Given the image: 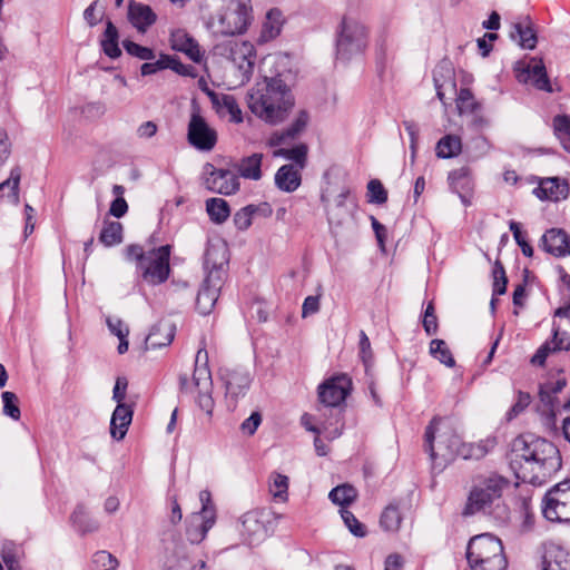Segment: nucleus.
Instances as JSON below:
<instances>
[{"label":"nucleus","instance_id":"1","mask_svg":"<svg viewBox=\"0 0 570 570\" xmlns=\"http://www.w3.org/2000/svg\"><path fill=\"white\" fill-rule=\"evenodd\" d=\"M509 463L518 480L541 485L561 469L562 460L552 442L527 434L513 440Z\"/></svg>","mask_w":570,"mask_h":570},{"label":"nucleus","instance_id":"2","mask_svg":"<svg viewBox=\"0 0 570 570\" xmlns=\"http://www.w3.org/2000/svg\"><path fill=\"white\" fill-rule=\"evenodd\" d=\"M294 106V95L281 75H265L248 92V108L268 125L284 122Z\"/></svg>","mask_w":570,"mask_h":570},{"label":"nucleus","instance_id":"3","mask_svg":"<svg viewBox=\"0 0 570 570\" xmlns=\"http://www.w3.org/2000/svg\"><path fill=\"white\" fill-rule=\"evenodd\" d=\"M509 484L508 479L497 473H491L487 476H478L469 493L463 509V515L485 512L492 507L494 501L502 497L503 491Z\"/></svg>","mask_w":570,"mask_h":570},{"label":"nucleus","instance_id":"4","mask_svg":"<svg viewBox=\"0 0 570 570\" xmlns=\"http://www.w3.org/2000/svg\"><path fill=\"white\" fill-rule=\"evenodd\" d=\"M194 389L198 392V406L207 414H212L214 409V400L212 397L213 380L208 367V354L205 348H199L197 351L193 381L189 382L186 374L179 375L180 392L191 393Z\"/></svg>","mask_w":570,"mask_h":570},{"label":"nucleus","instance_id":"5","mask_svg":"<svg viewBox=\"0 0 570 570\" xmlns=\"http://www.w3.org/2000/svg\"><path fill=\"white\" fill-rule=\"evenodd\" d=\"M367 28L357 18L345 14L336 30V55L340 59L348 60L362 53L367 47Z\"/></svg>","mask_w":570,"mask_h":570},{"label":"nucleus","instance_id":"6","mask_svg":"<svg viewBox=\"0 0 570 570\" xmlns=\"http://www.w3.org/2000/svg\"><path fill=\"white\" fill-rule=\"evenodd\" d=\"M250 0H230L216 16L213 22L216 32L224 36L244 33L253 20Z\"/></svg>","mask_w":570,"mask_h":570},{"label":"nucleus","instance_id":"7","mask_svg":"<svg viewBox=\"0 0 570 570\" xmlns=\"http://www.w3.org/2000/svg\"><path fill=\"white\" fill-rule=\"evenodd\" d=\"M438 424L442 425V428L439 430V449L442 451L441 455L445 460H452L456 455L460 456L461 449L464 446L461 436L448 422H443L442 420L435 417L425 430L426 451L430 453L431 459L434 460L436 455L434 452L433 441L435 438V426Z\"/></svg>","mask_w":570,"mask_h":570},{"label":"nucleus","instance_id":"8","mask_svg":"<svg viewBox=\"0 0 570 570\" xmlns=\"http://www.w3.org/2000/svg\"><path fill=\"white\" fill-rule=\"evenodd\" d=\"M215 52L230 60L239 70L243 81H248L255 62V48L248 41L224 40L215 46Z\"/></svg>","mask_w":570,"mask_h":570},{"label":"nucleus","instance_id":"9","mask_svg":"<svg viewBox=\"0 0 570 570\" xmlns=\"http://www.w3.org/2000/svg\"><path fill=\"white\" fill-rule=\"evenodd\" d=\"M543 517L551 522H570V480L552 487L541 502Z\"/></svg>","mask_w":570,"mask_h":570},{"label":"nucleus","instance_id":"10","mask_svg":"<svg viewBox=\"0 0 570 570\" xmlns=\"http://www.w3.org/2000/svg\"><path fill=\"white\" fill-rule=\"evenodd\" d=\"M228 248L224 242L209 243L204 258L206 278L204 285L220 291L228 265Z\"/></svg>","mask_w":570,"mask_h":570},{"label":"nucleus","instance_id":"11","mask_svg":"<svg viewBox=\"0 0 570 570\" xmlns=\"http://www.w3.org/2000/svg\"><path fill=\"white\" fill-rule=\"evenodd\" d=\"M170 247L168 245L146 252L139 269L142 278L153 285L164 283L169 276Z\"/></svg>","mask_w":570,"mask_h":570},{"label":"nucleus","instance_id":"12","mask_svg":"<svg viewBox=\"0 0 570 570\" xmlns=\"http://www.w3.org/2000/svg\"><path fill=\"white\" fill-rule=\"evenodd\" d=\"M204 176V186L212 193L228 196L239 190L238 175L233 170L216 168L212 164H206Z\"/></svg>","mask_w":570,"mask_h":570},{"label":"nucleus","instance_id":"13","mask_svg":"<svg viewBox=\"0 0 570 570\" xmlns=\"http://www.w3.org/2000/svg\"><path fill=\"white\" fill-rule=\"evenodd\" d=\"M187 138L193 147L203 151H210L217 142L216 130L200 116L198 108L190 115Z\"/></svg>","mask_w":570,"mask_h":570},{"label":"nucleus","instance_id":"14","mask_svg":"<svg viewBox=\"0 0 570 570\" xmlns=\"http://www.w3.org/2000/svg\"><path fill=\"white\" fill-rule=\"evenodd\" d=\"M271 517L272 513L266 510H252L242 515L240 533L248 544H256L266 538Z\"/></svg>","mask_w":570,"mask_h":570},{"label":"nucleus","instance_id":"15","mask_svg":"<svg viewBox=\"0 0 570 570\" xmlns=\"http://www.w3.org/2000/svg\"><path fill=\"white\" fill-rule=\"evenodd\" d=\"M351 385V379L346 375L331 377L318 386V400L325 407H336L345 401Z\"/></svg>","mask_w":570,"mask_h":570},{"label":"nucleus","instance_id":"16","mask_svg":"<svg viewBox=\"0 0 570 570\" xmlns=\"http://www.w3.org/2000/svg\"><path fill=\"white\" fill-rule=\"evenodd\" d=\"M503 546L499 538L490 533L473 537L466 547V560L503 557Z\"/></svg>","mask_w":570,"mask_h":570},{"label":"nucleus","instance_id":"17","mask_svg":"<svg viewBox=\"0 0 570 570\" xmlns=\"http://www.w3.org/2000/svg\"><path fill=\"white\" fill-rule=\"evenodd\" d=\"M222 376L225 382L228 402L233 403V406L235 407L239 397H243L250 386V373L246 368L236 367L225 370Z\"/></svg>","mask_w":570,"mask_h":570},{"label":"nucleus","instance_id":"18","mask_svg":"<svg viewBox=\"0 0 570 570\" xmlns=\"http://www.w3.org/2000/svg\"><path fill=\"white\" fill-rule=\"evenodd\" d=\"M533 193L541 200L558 203L569 197L570 185L566 178L546 177L539 180V185Z\"/></svg>","mask_w":570,"mask_h":570},{"label":"nucleus","instance_id":"19","mask_svg":"<svg viewBox=\"0 0 570 570\" xmlns=\"http://www.w3.org/2000/svg\"><path fill=\"white\" fill-rule=\"evenodd\" d=\"M215 523V512L204 505L200 513H196L191 517L190 522L187 527V539L190 543H200L207 535V532L213 528Z\"/></svg>","mask_w":570,"mask_h":570},{"label":"nucleus","instance_id":"20","mask_svg":"<svg viewBox=\"0 0 570 570\" xmlns=\"http://www.w3.org/2000/svg\"><path fill=\"white\" fill-rule=\"evenodd\" d=\"M308 121V112L306 110H301L287 128L275 131L269 136L267 145L271 147H277L289 144L306 129Z\"/></svg>","mask_w":570,"mask_h":570},{"label":"nucleus","instance_id":"21","mask_svg":"<svg viewBox=\"0 0 570 570\" xmlns=\"http://www.w3.org/2000/svg\"><path fill=\"white\" fill-rule=\"evenodd\" d=\"M541 242L543 249L556 257L570 255V235L561 228L547 230Z\"/></svg>","mask_w":570,"mask_h":570},{"label":"nucleus","instance_id":"22","mask_svg":"<svg viewBox=\"0 0 570 570\" xmlns=\"http://www.w3.org/2000/svg\"><path fill=\"white\" fill-rule=\"evenodd\" d=\"M510 37L512 40L517 41L522 49L528 50L534 49L538 41L532 21L528 16L519 18V20L512 24Z\"/></svg>","mask_w":570,"mask_h":570},{"label":"nucleus","instance_id":"23","mask_svg":"<svg viewBox=\"0 0 570 570\" xmlns=\"http://www.w3.org/2000/svg\"><path fill=\"white\" fill-rule=\"evenodd\" d=\"M156 19L157 16L149 6L130 1L128 20L139 32H146L156 22Z\"/></svg>","mask_w":570,"mask_h":570},{"label":"nucleus","instance_id":"24","mask_svg":"<svg viewBox=\"0 0 570 570\" xmlns=\"http://www.w3.org/2000/svg\"><path fill=\"white\" fill-rule=\"evenodd\" d=\"M132 420V410L125 403L117 404L110 420V435L120 441L125 438Z\"/></svg>","mask_w":570,"mask_h":570},{"label":"nucleus","instance_id":"25","mask_svg":"<svg viewBox=\"0 0 570 570\" xmlns=\"http://www.w3.org/2000/svg\"><path fill=\"white\" fill-rule=\"evenodd\" d=\"M520 80H531L535 88L544 91H551V85L546 71L542 59H531L527 68L520 73Z\"/></svg>","mask_w":570,"mask_h":570},{"label":"nucleus","instance_id":"26","mask_svg":"<svg viewBox=\"0 0 570 570\" xmlns=\"http://www.w3.org/2000/svg\"><path fill=\"white\" fill-rule=\"evenodd\" d=\"M433 81L436 89L438 98L443 101L445 90H455L454 72L450 62L443 61L436 66L433 71Z\"/></svg>","mask_w":570,"mask_h":570},{"label":"nucleus","instance_id":"27","mask_svg":"<svg viewBox=\"0 0 570 570\" xmlns=\"http://www.w3.org/2000/svg\"><path fill=\"white\" fill-rule=\"evenodd\" d=\"M171 46L175 50L186 53L193 61L199 62L203 58L199 45L188 33L177 30L171 33Z\"/></svg>","mask_w":570,"mask_h":570},{"label":"nucleus","instance_id":"28","mask_svg":"<svg viewBox=\"0 0 570 570\" xmlns=\"http://www.w3.org/2000/svg\"><path fill=\"white\" fill-rule=\"evenodd\" d=\"M263 154L254 153L243 157L234 165L238 175L245 179L259 180L262 178Z\"/></svg>","mask_w":570,"mask_h":570},{"label":"nucleus","instance_id":"29","mask_svg":"<svg viewBox=\"0 0 570 570\" xmlns=\"http://www.w3.org/2000/svg\"><path fill=\"white\" fill-rule=\"evenodd\" d=\"M301 180V170L292 164L283 165L275 174L276 186L286 193L296 190Z\"/></svg>","mask_w":570,"mask_h":570},{"label":"nucleus","instance_id":"30","mask_svg":"<svg viewBox=\"0 0 570 570\" xmlns=\"http://www.w3.org/2000/svg\"><path fill=\"white\" fill-rule=\"evenodd\" d=\"M174 336L175 326L169 322L161 321L153 326L146 343L153 348L164 347L173 342Z\"/></svg>","mask_w":570,"mask_h":570},{"label":"nucleus","instance_id":"31","mask_svg":"<svg viewBox=\"0 0 570 570\" xmlns=\"http://www.w3.org/2000/svg\"><path fill=\"white\" fill-rule=\"evenodd\" d=\"M451 189L456 193L464 204H468L465 196L472 189V180L470 177V169L461 167L452 170L448 177Z\"/></svg>","mask_w":570,"mask_h":570},{"label":"nucleus","instance_id":"32","mask_svg":"<svg viewBox=\"0 0 570 570\" xmlns=\"http://www.w3.org/2000/svg\"><path fill=\"white\" fill-rule=\"evenodd\" d=\"M350 193L348 188H344L335 198V207L327 212L331 227H342L350 217L351 210L346 206Z\"/></svg>","mask_w":570,"mask_h":570},{"label":"nucleus","instance_id":"33","mask_svg":"<svg viewBox=\"0 0 570 570\" xmlns=\"http://www.w3.org/2000/svg\"><path fill=\"white\" fill-rule=\"evenodd\" d=\"M100 46L104 53L111 59H116L121 56V50L119 48V32L117 27L110 20L106 22V29L100 38Z\"/></svg>","mask_w":570,"mask_h":570},{"label":"nucleus","instance_id":"34","mask_svg":"<svg viewBox=\"0 0 570 570\" xmlns=\"http://www.w3.org/2000/svg\"><path fill=\"white\" fill-rule=\"evenodd\" d=\"M282 29V12L272 9L267 12L265 21L262 24L258 42L265 43L276 38Z\"/></svg>","mask_w":570,"mask_h":570},{"label":"nucleus","instance_id":"35","mask_svg":"<svg viewBox=\"0 0 570 570\" xmlns=\"http://www.w3.org/2000/svg\"><path fill=\"white\" fill-rule=\"evenodd\" d=\"M122 224L114 220H105L99 235V240L107 247L118 245L122 242Z\"/></svg>","mask_w":570,"mask_h":570},{"label":"nucleus","instance_id":"36","mask_svg":"<svg viewBox=\"0 0 570 570\" xmlns=\"http://www.w3.org/2000/svg\"><path fill=\"white\" fill-rule=\"evenodd\" d=\"M462 142L459 136L445 135L442 137L435 147V153L439 158H452L461 153Z\"/></svg>","mask_w":570,"mask_h":570},{"label":"nucleus","instance_id":"37","mask_svg":"<svg viewBox=\"0 0 570 570\" xmlns=\"http://www.w3.org/2000/svg\"><path fill=\"white\" fill-rule=\"evenodd\" d=\"M206 212L212 222L223 224L230 215L228 203L223 198H209L206 200Z\"/></svg>","mask_w":570,"mask_h":570},{"label":"nucleus","instance_id":"38","mask_svg":"<svg viewBox=\"0 0 570 570\" xmlns=\"http://www.w3.org/2000/svg\"><path fill=\"white\" fill-rule=\"evenodd\" d=\"M219 292L210 286L202 285L196 298V306L200 314L207 315L212 312L218 299Z\"/></svg>","mask_w":570,"mask_h":570},{"label":"nucleus","instance_id":"39","mask_svg":"<svg viewBox=\"0 0 570 570\" xmlns=\"http://www.w3.org/2000/svg\"><path fill=\"white\" fill-rule=\"evenodd\" d=\"M307 151V146L305 144H299L293 148H281L274 151V156L293 160L297 165V169L301 170L306 166Z\"/></svg>","mask_w":570,"mask_h":570},{"label":"nucleus","instance_id":"40","mask_svg":"<svg viewBox=\"0 0 570 570\" xmlns=\"http://www.w3.org/2000/svg\"><path fill=\"white\" fill-rule=\"evenodd\" d=\"M456 108L460 115H475L481 106L468 88H461L456 98Z\"/></svg>","mask_w":570,"mask_h":570},{"label":"nucleus","instance_id":"41","mask_svg":"<svg viewBox=\"0 0 570 570\" xmlns=\"http://www.w3.org/2000/svg\"><path fill=\"white\" fill-rule=\"evenodd\" d=\"M21 179V170L19 167H13L10 170V176L8 179L0 184V193L4 196V190L8 189L7 197L13 203H19V185Z\"/></svg>","mask_w":570,"mask_h":570},{"label":"nucleus","instance_id":"42","mask_svg":"<svg viewBox=\"0 0 570 570\" xmlns=\"http://www.w3.org/2000/svg\"><path fill=\"white\" fill-rule=\"evenodd\" d=\"M494 448L492 440L480 441L478 443L465 444L461 449V455L463 459L480 460L484 458Z\"/></svg>","mask_w":570,"mask_h":570},{"label":"nucleus","instance_id":"43","mask_svg":"<svg viewBox=\"0 0 570 570\" xmlns=\"http://www.w3.org/2000/svg\"><path fill=\"white\" fill-rule=\"evenodd\" d=\"M71 521L78 531L86 533L96 531L99 527L98 522L91 519L83 505H78L71 514Z\"/></svg>","mask_w":570,"mask_h":570},{"label":"nucleus","instance_id":"44","mask_svg":"<svg viewBox=\"0 0 570 570\" xmlns=\"http://www.w3.org/2000/svg\"><path fill=\"white\" fill-rule=\"evenodd\" d=\"M357 497L355 488L348 484L338 485L331 490L328 498L334 504L345 507L351 504Z\"/></svg>","mask_w":570,"mask_h":570},{"label":"nucleus","instance_id":"45","mask_svg":"<svg viewBox=\"0 0 570 570\" xmlns=\"http://www.w3.org/2000/svg\"><path fill=\"white\" fill-rule=\"evenodd\" d=\"M544 570H570V553L561 548L550 551Z\"/></svg>","mask_w":570,"mask_h":570},{"label":"nucleus","instance_id":"46","mask_svg":"<svg viewBox=\"0 0 570 570\" xmlns=\"http://www.w3.org/2000/svg\"><path fill=\"white\" fill-rule=\"evenodd\" d=\"M430 354L448 367H453L455 365L452 353L443 340L435 338L431 341Z\"/></svg>","mask_w":570,"mask_h":570},{"label":"nucleus","instance_id":"47","mask_svg":"<svg viewBox=\"0 0 570 570\" xmlns=\"http://www.w3.org/2000/svg\"><path fill=\"white\" fill-rule=\"evenodd\" d=\"M288 478L281 473H272L269 478V492L273 498L285 502L288 498Z\"/></svg>","mask_w":570,"mask_h":570},{"label":"nucleus","instance_id":"48","mask_svg":"<svg viewBox=\"0 0 570 570\" xmlns=\"http://www.w3.org/2000/svg\"><path fill=\"white\" fill-rule=\"evenodd\" d=\"M470 570H505L508 562L505 557H493L488 559L468 560Z\"/></svg>","mask_w":570,"mask_h":570},{"label":"nucleus","instance_id":"49","mask_svg":"<svg viewBox=\"0 0 570 570\" xmlns=\"http://www.w3.org/2000/svg\"><path fill=\"white\" fill-rule=\"evenodd\" d=\"M401 521L402 517L397 507L391 504L383 511L380 523L386 531H396L400 528Z\"/></svg>","mask_w":570,"mask_h":570},{"label":"nucleus","instance_id":"50","mask_svg":"<svg viewBox=\"0 0 570 570\" xmlns=\"http://www.w3.org/2000/svg\"><path fill=\"white\" fill-rule=\"evenodd\" d=\"M539 397H540L541 403L544 406V410H543L544 414H547V416L551 420L554 419L556 409H557L556 394L544 384V385H541V387H540Z\"/></svg>","mask_w":570,"mask_h":570},{"label":"nucleus","instance_id":"51","mask_svg":"<svg viewBox=\"0 0 570 570\" xmlns=\"http://www.w3.org/2000/svg\"><path fill=\"white\" fill-rule=\"evenodd\" d=\"M493 295H503L507 292L508 278L505 269L500 261H495L493 271Z\"/></svg>","mask_w":570,"mask_h":570},{"label":"nucleus","instance_id":"52","mask_svg":"<svg viewBox=\"0 0 570 570\" xmlns=\"http://www.w3.org/2000/svg\"><path fill=\"white\" fill-rule=\"evenodd\" d=\"M122 46L128 55L136 57L140 60L149 61L155 58V53H154L153 49H150L148 47L140 46L134 41L124 40Z\"/></svg>","mask_w":570,"mask_h":570},{"label":"nucleus","instance_id":"53","mask_svg":"<svg viewBox=\"0 0 570 570\" xmlns=\"http://www.w3.org/2000/svg\"><path fill=\"white\" fill-rule=\"evenodd\" d=\"M92 563L97 570H116L118 567V560L105 550L94 554Z\"/></svg>","mask_w":570,"mask_h":570},{"label":"nucleus","instance_id":"54","mask_svg":"<svg viewBox=\"0 0 570 570\" xmlns=\"http://www.w3.org/2000/svg\"><path fill=\"white\" fill-rule=\"evenodd\" d=\"M3 402V413L12 420H19L21 412L18 406V397L13 392L6 391L1 395Z\"/></svg>","mask_w":570,"mask_h":570},{"label":"nucleus","instance_id":"55","mask_svg":"<svg viewBox=\"0 0 570 570\" xmlns=\"http://www.w3.org/2000/svg\"><path fill=\"white\" fill-rule=\"evenodd\" d=\"M367 197L368 203L384 204L387 200V191L385 190L380 180L372 179L367 184Z\"/></svg>","mask_w":570,"mask_h":570},{"label":"nucleus","instance_id":"56","mask_svg":"<svg viewBox=\"0 0 570 570\" xmlns=\"http://www.w3.org/2000/svg\"><path fill=\"white\" fill-rule=\"evenodd\" d=\"M549 343L552 352L569 351L570 334L566 331H560L559 326H553V336Z\"/></svg>","mask_w":570,"mask_h":570},{"label":"nucleus","instance_id":"57","mask_svg":"<svg viewBox=\"0 0 570 570\" xmlns=\"http://www.w3.org/2000/svg\"><path fill=\"white\" fill-rule=\"evenodd\" d=\"M341 515L351 533L360 538L365 535L366 532L364 525L355 518L351 511L343 509L341 510Z\"/></svg>","mask_w":570,"mask_h":570},{"label":"nucleus","instance_id":"58","mask_svg":"<svg viewBox=\"0 0 570 570\" xmlns=\"http://www.w3.org/2000/svg\"><path fill=\"white\" fill-rule=\"evenodd\" d=\"M509 228H510L511 233L513 234L514 240L521 247L522 254L524 256L531 257L533 255V248L524 239V237L521 233V229H520V224L514 220H511L509 224Z\"/></svg>","mask_w":570,"mask_h":570},{"label":"nucleus","instance_id":"59","mask_svg":"<svg viewBox=\"0 0 570 570\" xmlns=\"http://www.w3.org/2000/svg\"><path fill=\"white\" fill-rule=\"evenodd\" d=\"M219 106L224 108L228 114H230L234 121L242 122V111L238 107L236 99L233 96L224 95L222 97Z\"/></svg>","mask_w":570,"mask_h":570},{"label":"nucleus","instance_id":"60","mask_svg":"<svg viewBox=\"0 0 570 570\" xmlns=\"http://www.w3.org/2000/svg\"><path fill=\"white\" fill-rule=\"evenodd\" d=\"M253 217L254 215L249 208V205H247L236 212L234 215V224L237 229L246 230L252 225Z\"/></svg>","mask_w":570,"mask_h":570},{"label":"nucleus","instance_id":"61","mask_svg":"<svg viewBox=\"0 0 570 570\" xmlns=\"http://www.w3.org/2000/svg\"><path fill=\"white\" fill-rule=\"evenodd\" d=\"M554 129L563 132L567 138L563 140V146L570 151V118L568 116H557L553 119Z\"/></svg>","mask_w":570,"mask_h":570},{"label":"nucleus","instance_id":"62","mask_svg":"<svg viewBox=\"0 0 570 570\" xmlns=\"http://www.w3.org/2000/svg\"><path fill=\"white\" fill-rule=\"evenodd\" d=\"M169 56H161V58L156 62H145L141 65L140 71L142 76L154 75L161 69H166L170 62Z\"/></svg>","mask_w":570,"mask_h":570},{"label":"nucleus","instance_id":"63","mask_svg":"<svg viewBox=\"0 0 570 570\" xmlns=\"http://www.w3.org/2000/svg\"><path fill=\"white\" fill-rule=\"evenodd\" d=\"M107 326L109 331L116 335L118 338L128 336L129 335V328L127 325L124 324V322L118 317H111L108 316L106 318Z\"/></svg>","mask_w":570,"mask_h":570},{"label":"nucleus","instance_id":"64","mask_svg":"<svg viewBox=\"0 0 570 570\" xmlns=\"http://www.w3.org/2000/svg\"><path fill=\"white\" fill-rule=\"evenodd\" d=\"M262 422V415L258 412H253L242 424L240 430L248 435H253Z\"/></svg>","mask_w":570,"mask_h":570}]
</instances>
